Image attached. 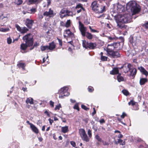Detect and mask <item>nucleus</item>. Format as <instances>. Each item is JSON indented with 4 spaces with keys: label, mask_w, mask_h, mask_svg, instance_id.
Returning <instances> with one entry per match:
<instances>
[{
    "label": "nucleus",
    "mask_w": 148,
    "mask_h": 148,
    "mask_svg": "<svg viewBox=\"0 0 148 148\" xmlns=\"http://www.w3.org/2000/svg\"><path fill=\"white\" fill-rule=\"evenodd\" d=\"M132 17L129 14H125L123 16L118 15L116 18L117 26L123 30L126 29L127 26L123 24L130 23Z\"/></svg>",
    "instance_id": "f257e3e1"
},
{
    "label": "nucleus",
    "mask_w": 148,
    "mask_h": 148,
    "mask_svg": "<svg viewBox=\"0 0 148 148\" xmlns=\"http://www.w3.org/2000/svg\"><path fill=\"white\" fill-rule=\"evenodd\" d=\"M120 45V42L114 43L110 45H108L106 49L108 56L111 58H116L121 57V54L118 51H114V49Z\"/></svg>",
    "instance_id": "f03ea898"
},
{
    "label": "nucleus",
    "mask_w": 148,
    "mask_h": 148,
    "mask_svg": "<svg viewBox=\"0 0 148 148\" xmlns=\"http://www.w3.org/2000/svg\"><path fill=\"white\" fill-rule=\"evenodd\" d=\"M23 39L25 43H22L21 45V49L25 50L28 47L32 46L33 44V40L32 35L29 34L23 38Z\"/></svg>",
    "instance_id": "7ed1b4c3"
},
{
    "label": "nucleus",
    "mask_w": 148,
    "mask_h": 148,
    "mask_svg": "<svg viewBox=\"0 0 148 148\" xmlns=\"http://www.w3.org/2000/svg\"><path fill=\"white\" fill-rule=\"evenodd\" d=\"M79 29L82 36L83 37L86 36L89 39H91L92 38V35L91 34L86 32L87 28L84 27V25L81 22L79 21Z\"/></svg>",
    "instance_id": "20e7f679"
},
{
    "label": "nucleus",
    "mask_w": 148,
    "mask_h": 148,
    "mask_svg": "<svg viewBox=\"0 0 148 148\" xmlns=\"http://www.w3.org/2000/svg\"><path fill=\"white\" fill-rule=\"evenodd\" d=\"M126 7L131 10L133 14L138 13L140 11V9L137 6L136 3L134 1L129 2L127 4Z\"/></svg>",
    "instance_id": "39448f33"
},
{
    "label": "nucleus",
    "mask_w": 148,
    "mask_h": 148,
    "mask_svg": "<svg viewBox=\"0 0 148 148\" xmlns=\"http://www.w3.org/2000/svg\"><path fill=\"white\" fill-rule=\"evenodd\" d=\"M68 90V87L66 86L61 88L59 91L60 95H59V97L62 99L64 98V96H68L69 95V93L67 92Z\"/></svg>",
    "instance_id": "423d86ee"
},
{
    "label": "nucleus",
    "mask_w": 148,
    "mask_h": 148,
    "mask_svg": "<svg viewBox=\"0 0 148 148\" xmlns=\"http://www.w3.org/2000/svg\"><path fill=\"white\" fill-rule=\"evenodd\" d=\"M79 133L82 140L87 142L89 141L88 137L84 129H79Z\"/></svg>",
    "instance_id": "0eeeda50"
},
{
    "label": "nucleus",
    "mask_w": 148,
    "mask_h": 148,
    "mask_svg": "<svg viewBox=\"0 0 148 148\" xmlns=\"http://www.w3.org/2000/svg\"><path fill=\"white\" fill-rule=\"evenodd\" d=\"M91 7L93 10L96 13H98L99 7L97 1H95L92 3Z\"/></svg>",
    "instance_id": "6e6552de"
},
{
    "label": "nucleus",
    "mask_w": 148,
    "mask_h": 148,
    "mask_svg": "<svg viewBox=\"0 0 148 148\" xmlns=\"http://www.w3.org/2000/svg\"><path fill=\"white\" fill-rule=\"evenodd\" d=\"M43 15L44 16L48 17L49 18L52 17L54 15L53 13V11L51 8L49 9L48 12L46 11L44 12Z\"/></svg>",
    "instance_id": "1a4fd4ad"
},
{
    "label": "nucleus",
    "mask_w": 148,
    "mask_h": 148,
    "mask_svg": "<svg viewBox=\"0 0 148 148\" xmlns=\"http://www.w3.org/2000/svg\"><path fill=\"white\" fill-rule=\"evenodd\" d=\"M34 21L32 20L29 19V18H27L25 22V24L26 25L29 29H31L32 28Z\"/></svg>",
    "instance_id": "9d476101"
},
{
    "label": "nucleus",
    "mask_w": 148,
    "mask_h": 148,
    "mask_svg": "<svg viewBox=\"0 0 148 148\" xmlns=\"http://www.w3.org/2000/svg\"><path fill=\"white\" fill-rule=\"evenodd\" d=\"M106 10V4H103L101 5L100 7H99L98 11V13H103Z\"/></svg>",
    "instance_id": "9b49d317"
},
{
    "label": "nucleus",
    "mask_w": 148,
    "mask_h": 148,
    "mask_svg": "<svg viewBox=\"0 0 148 148\" xmlns=\"http://www.w3.org/2000/svg\"><path fill=\"white\" fill-rule=\"evenodd\" d=\"M138 69L140 71L142 74L145 75L147 76L148 75V72L145 69V68L142 66H139L138 68Z\"/></svg>",
    "instance_id": "f8f14e48"
},
{
    "label": "nucleus",
    "mask_w": 148,
    "mask_h": 148,
    "mask_svg": "<svg viewBox=\"0 0 148 148\" xmlns=\"http://www.w3.org/2000/svg\"><path fill=\"white\" fill-rule=\"evenodd\" d=\"M119 68H114L112 71H110V74L112 75H115L119 74Z\"/></svg>",
    "instance_id": "ddd939ff"
},
{
    "label": "nucleus",
    "mask_w": 148,
    "mask_h": 148,
    "mask_svg": "<svg viewBox=\"0 0 148 148\" xmlns=\"http://www.w3.org/2000/svg\"><path fill=\"white\" fill-rule=\"evenodd\" d=\"M131 67H132V66L130 64H128L127 66H124L123 68L124 72L125 73H127L129 70H131Z\"/></svg>",
    "instance_id": "4468645a"
},
{
    "label": "nucleus",
    "mask_w": 148,
    "mask_h": 148,
    "mask_svg": "<svg viewBox=\"0 0 148 148\" xmlns=\"http://www.w3.org/2000/svg\"><path fill=\"white\" fill-rule=\"evenodd\" d=\"M131 70H129L130 71V76H134L136 74L137 70L135 68H131Z\"/></svg>",
    "instance_id": "2eb2a0df"
},
{
    "label": "nucleus",
    "mask_w": 148,
    "mask_h": 148,
    "mask_svg": "<svg viewBox=\"0 0 148 148\" xmlns=\"http://www.w3.org/2000/svg\"><path fill=\"white\" fill-rule=\"evenodd\" d=\"M148 79L146 78H142L140 80V85H144L145 83L147 82Z\"/></svg>",
    "instance_id": "dca6fc26"
},
{
    "label": "nucleus",
    "mask_w": 148,
    "mask_h": 148,
    "mask_svg": "<svg viewBox=\"0 0 148 148\" xmlns=\"http://www.w3.org/2000/svg\"><path fill=\"white\" fill-rule=\"evenodd\" d=\"M97 45L95 43L90 42L88 44V48H89L90 49H94L96 47Z\"/></svg>",
    "instance_id": "f3484780"
},
{
    "label": "nucleus",
    "mask_w": 148,
    "mask_h": 148,
    "mask_svg": "<svg viewBox=\"0 0 148 148\" xmlns=\"http://www.w3.org/2000/svg\"><path fill=\"white\" fill-rule=\"evenodd\" d=\"M28 4L30 5L34 3L37 4L40 2V0H28Z\"/></svg>",
    "instance_id": "a211bd4d"
},
{
    "label": "nucleus",
    "mask_w": 148,
    "mask_h": 148,
    "mask_svg": "<svg viewBox=\"0 0 148 148\" xmlns=\"http://www.w3.org/2000/svg\"><path fill=\"white\" fill-rule=\"evenodd\" d=\"M30 127L33 131L36 134L38 133V130L37 128L33 124L30 126Z\"/></svg>",
    "instance_id": "6ab92c4d"
},
{
    "label": "nucleus",
    "mask_w": 148,
    "mask_h": 148,
    "mask_svg": "<svg viewBox=\"0 0 148 148\" xmlns=\"http://www.w3.org/2000/svg\"><path fill=\"white\" fill-rule=\"evenodd\" d=\"M49 48V50H51L54 49L56 47V45L53 42L49 44V46H48Z\"/></svg>",
    "instance_id": "aec40b11"
},
{
    "label": "nucleus",
    "mask_w": 148,
    "mask_h": 148,
    "mask_svg": "<svg viewBox=\"0 0 148 148\" xmlns=\"http://www.w3.org/2000/svg\"><path fill=\"white\" fill-rule=\"evenodd\" d=\"M40 49L42 51H46L47 52H49V48L48 47V46H41Z\"/></svg>",
    "instance_id": "412c9836"
},
{
    "label": "nucleus",
    "mask_w": 148,
    "mask_h": 148,
    "mask_svg": "<svg viewBox=\"0 0 148 148\" xmlns=\"http://www.w3.org/2000/svg\"><path fill=\"white\" fill-rule=\"evenodd\" d=\"M26 102L27 103H30V104H32L34 103L33 99L31 98H27Z\"/></svg>",
    "instance_id": "4be33fe9"
},
{
    "label": "nucleus",
    "mask_w": 148,
    "mask_h": 148,
    "mask_svg": "<svg viewBox=\"0 0 148 148\" xmlns=\"http://www.w3.org/2000/svg\"><path fill=\"white\" fill-rule=\"evenodd\" d=\"M61 131L63 133H66L69 131L68 127L67 126L62 127L61 128Z\"/></svg>",
    "instance_id": "5701e85b"
},
{
    "label": "nucleus",
    "mask_w": 148,
    "mask_h": 148,
    "mask_svg": "<svg viewBox=\"0 0 148 148\" xmlns=\"http://www.w3.org/2000/svg\"><path fill=\"white\" fill-rule=\"evenodd\" d=\"M117 79L118 81L120 82L123 80L124 79L123 77L121 76V74L119 73L117 76Z\"/></svg>",
    "instance_id": "b1692460"
},
{
    "label": "nucleus",
    "mask_w": 148,
    "mask_h": 148,
    "mask_svg": "<svg viewBox=\"0 0 148 148\" xmlns=\"http://www.w3.org/2000/svg\"><path fill=\"white\" fill-rule=\"evenodd\" d=\"M17 65L19 68H22L23 70H25V65L24 63H20Z\"/></svg>",
    "instance_id": "393cba45"
},
{
    "label": "nucleus",
    "mask_w": 148,
    "mask_h": 148,
    "mask_svg": "<svg viewBox=\"0 0 148 148\" xmlns=\"http://www.w3.org/2000/svg\"><path fill=\"white\" fill-rule=\"evenodd\" d=\"M36 11V8H32L30 10H29V12H27L30 14H34Z\"/></svg>",
    "instance_id": "a878e982"
},
{
    "label": "nucleus",
    "mask_w": 148,
    "mask_h": 148,
    "mask_svg": "<svg viewBox=\"0 0 148 148\" xmlns=\"http://www.w3.org/2000/svg\"><path fill=\"white\" fill-rule=\"evenodd\" d=\"M88 42H86L85 40H82V45L86 49L88 48Z\"/></svg>",
    "instance_id": "bb28decb"
},
{
    "label": "nucleus",
    "mask_w": 148,
    "mask_h": 148,
    "mask_svg": "<svg viewBox=\"0 0 148 148\" xmlns=\"http://www.w3.org/2000/svg\"><path fill=\"white\" fill-rule=\"evenodd\" d=\"M28 30V29L27 27H24L22 28L21 32V33H24L27 32Z\"/></svg>",
    "instance_id": "cd10ccee"
},
{
    "label": "nucleus",
    "mask_w": 148,
    "mask_h": 148,
    "mask_svg": "<svg viewBox=\"0 0 148 148\" xmlns=\"http://www.w3.org/2000/svg\"><path fill=\"white\" fill-rule=\"evenodd\" d=\"M23 2L22 0H16L15 2V4H16L17 5H20L22 4Z\"/></svg>",
    "instance_id": "c85d7f7f"
},
{
    "label": "nucleus",
    "mask_w": 148,
    "mask_h": 148,
    "mask_svg": "<svg viewBox=\"0 0 148 148\" xmlns=\"http://www.w3.org/2000/svg\"><path fill=\"white\" fill-rule=\"evenodd\" d=\"M71 24V21L70 20H68L66 23L65 26L66 27H69L70 26Z\"/></svg>",
    "instance_id": "c756f323"
},
{
    "label": "nucleus",
    "mask_w": 148,
    "mask_h": 148,
    "mask_svg": "<svg viewBox=\"0 0 148 148\" xmlns=\"http://www.w3.org/2000/svg\"><path fill=\"white\" fill-rule=\"evenodd\" d=\"M118 141L119 142V143L120 144V145H124L125 144V141H123V140L121 139H118Z\"/></svg>",
    "instance_id": "7c9ffc66"
},
{
    "label": "nucleus",
    "mask_w": 148,
    "mask_h": 148,
    "mask_svg": "<svg viewBox=\"0 0 148 148\" xmlns=\"http://www.w3.org/2000/svg\"><path fill=\"white\" fill-rule=\"evenodd\" d=\"M95 138L96 139L99 141L100 142H101L102 140V139L100 137L98 136V135H96L95 136Z\"/></svg>",
    "instance_id": "2f4dec72"
},
{
    "label": "nucleus",
    "mask_w": 148,
    "mask_h": 148,
    "mask_svg": "<svg viewBox=\"0 0 148 148\" xmlns=\"http://www.w3.org/2000/svg\"><path fill=\"white\" fill-rule=\"evenodd\" d=\"M81 8L82 9H83L84 10V8L82 6V5L81 4H78L75 7L76 9H78Z\"/></svg>",
    "instance_id": "473e14b6"
},
{
    "label": "nucleus",
    "mask_w": 148,
    "mask_h": 148,
    "mask_svg": "<svg viewBox=\"0 0 148 148\" xmlns=\"http://www.w3.org/2000/svg\"><path fill=\"white\" fill-rule=\"evenodd\" d=\"M122 92L124 95L126 96L128 95L129 94V92L125 90H122Z\"/></svg>",
    "instance_id": "72a5a7b5"
},
{
    "label": "nucleus",
    "mask_w": 148,
    "mask_h": 148,
    "mask_svg": "<svg viewBox=\"0 0 148 148\" xmlns=\"http://www.w3.org/2000/svg\"><path fill=\"white\" fill-rule=\"evenodd\" d=\"M108 38L109 40H116L117 39H118V38L116 37H111L109 36L108 37Z\"/></svg>",
    "instance_id": "f704fd0d"
},
{
    "label": "nucleus",
    "mask_w": 148,
    "mask_h": 148,
    "mask_svg": "<svg viewBox=\"0 0 148 148\" xmlns=\"http://www.w3.org/2000/svg\"><path fill=\"white\" fill-rule=\"evenodd\" d=\"M73 108L77 110L78 111L79 110V108L78 106V105L77 103L73 107Z\"/></svg>",
    "instance_id": "c9c22d12"
},
{
    "label": "nucleus",
    "mask_w": 148,
    "mask_h": 148,
    "mask_svg": "<svg viewBox=\"0 0 148 148\" xmlns=\"http://www.w3.org/2000/svg\"><path fill=\"white\" fill-rule=\"evenodd\" d=\"M16 27L17 28V29L20 32L21 31V29L22 28L20 27V26H19L18 25L16 24Z\"/></svg>",
    "instance_id": "e433bc0d"
},
{
    "label": "nucleus",
    "mask_w": 148,
    "mask_h": 148,
    "mask_svg": "<svg viewBox=\"0 0 148 148\" xmlns=\"http://www.w3.org/2000/svg\"><path fill=\"white\" fill-rule=\"evenodd\" d=\"M39 45V44L37 42H35L33 46L32 47L30 48V50H32L33 49L34 47H36Z\"/></svg>",
    "instance_id": "4c0bfd02"
},
{
    "label": "nucleus",
    "mask_w": 148,
    "mask_h": 148,
    "mask_svg": "<svg viewBox=\"0 0 148 148\" xmlns=\"http://www.w3.org/2000/svg\"><path fill=\"white\" fill-rule=\"evenodd\" d=\"M8 30H9L8 28H1L0 29V31H1L2 32H5L7 31H8Z\"/></svg>",
    "instance_id": "58836bf2"
},
{
    "label": "nucleus",
    "mask_w": 148,
    "mask_h": 148,
    "mask_svg": "<svg viewBox=\"0 0 148 148\" xmlns=\"http://www.w3.org/2000/svg\"><path fill=\"white\" fill-rule=\"evenodd\" d=\"M66 34L68 35H71L72 34L69 29H68L65 31Z\"/></svg>",
    "instance_id": "ea45409f"
},
{
    "label": "nucleus",
    "mask_w": 148,
    "mask_h": 148,
    "mask_svg": "<svg viewBox=\"0 0 148 148\" xmlns=\"http://www.w3.org/2000/svg\"><path fill=\"white\" fill-rule=\"evenodd\" d=\"M101 60L102 61H105V60H107V59L108 58L106 57L102 56H101Z\"/></svg>",
    "instance_id": "a19ab883"
},
{
    "label": "nucleus",
    "mask_w": 148,
    "mask_h": 148,
    "mask_svg": "<svg viewBox=\"0 0 148 148\" xmlns=\"http://www.w3.org/2000/svg\"><path fill=\"white\" fill-rule=\"evenodd\" d=\"M88 134L90 138H91L92 136L91 131L89 129L88 131Z\"/></svg>",
    "instance_id": "79ce46f5"
},
{
    "label": "nucleus",
    "mask_w": 148,
    "mask_h": 148,
    "mask_svg": "<svg viewBox=\"0 0 148 148\" xmlns=\"http://www.w3.org/2000/svg\"><path fill=\"white\" fill-rule=\"evenodd\" d=\"M81 107L82 109L86 111L88 110L89 109L88 108H87L86 106L84 105H82L81 106Z\"/></svg>",
    "instance_id": "37998d69"
},
{
    "label": "nucleus",
    "mask_w": 148,
    "mask_h": 148,
    "mask_svg": "<svg viewBox=\"0 0 148 148\" xmlns=\"http://www.w3.org/2000/svg\"><path fill=\"white\" fill-rule=\"evenodd\" d=\"M128 104L129 105H132L133 106L135 104V102L133 100H131L128 103Z\"/></svg>",
    "instance_id": "c03bdc74"
},
{
    "label": "nucleus",
    "mask_w": 148,
    "mask_h": 148,
    "mask_svg": "<svg viewBox=\"0 0 148 148\" xmlns=\"http://www.w3.org/2000/svg\"><path fill=\"white\" fill-rule=\"evenodd\" d=\"M65 13H66V10H64V9H62L60 12L59 13V15H60L61 14H63Z\"/></svg>",
    "instance_id": "a18cd8bd"
},
{
    "label": "nucleus",
    "mask_w": 148,
    "mask_h": 148,
    "mask_svg": "<svg viewBox=\"0 0 148 148\" xmlns=\"http://www.w3.org/2000/svg\"><path fill=\"white\" fill-rule=\"evenodd\" d=\"M88 91L90 92H92L94 90V89H93V88L91 86L89 87L88 88Z\"/></svg>",
    "instance_id": "49530a36"
},
{
    "label": "nucleus",
    "mask_w": 148,
    "mask_h": 148,
    "mask_svg": "<svg viewBox=\"0 0 148 148\" xmlns=\"http://www.w3.org/2000/svg\"><path fill=\"white\" fill-rule=\"evenodd\" d=\"M101 142L103 143V145H109V143H108L105 141L102 140Z\"/></svg>",
    "instance_id": "de8ad7c7"
},
{
    "label": "nucleus",
    "mask_w": 148,
    "mask_h": 148,
    "mask_svg": "<svg viewBox=\"0 0 148 148\" xmlns=\"http://www.w3.org/2000/svg\"><path fill=\"white\" fill-rule=\"evenodd\" d=\"M61 107V106L60 105V104L58 105H57L56 106V107L55 108V110H59V109Z\"/></svg>",
    "instance_id": "09e8293b"
},
{
    "label": "nucleus",
    "mask_w": 148,
    "mask_h": 148,
    "mask_svg": "<svg viewBox=\"0 0 148 148\" xmlns=\"http://www.w3.org/2000/svg\"><path fill=\"white\" fill-rule=\"evenodd\" d=\"M70 143L71 145L73 147H75L76 145L75 143L73 141H71L70 142Z\"/></svg>",
    "instance_id": "8fccbe9b"
},
{
    "label": "nucleus",
    "mask_w": 148,
    "mask_h": 148,
    "mask_svg": "<svg viewBox=\"0 0 148 148\" xmlns=\"http://www.w3.org/2000/svg\"><path fill=\"white\" fill-rule=\"evenodd\" d=\"M146 29H148V21L144 24Z\"/></svg>",
    "instance_id": "3c124183"
},
{
    "label": "nucleus",
    "mask_w": 148,
    "mask_h": 148,
    "mask_svg": "<svg viewBox=\"0 0 148 148\" xmlns=\"http://www.w3.org/2000/svg\"><path fill=\"white\" fill-rule=\"evenodd\" d=\"M43 16L41 14H39L38 15V18L39 19H41L43 18Z\"/></svg>",
    "instance_id": "603ef678"
},
{
    "label": "nucleus",
    "mask_w": 148,
    "mask_h": 148,
    "mask_svg": "<svg viewBox=\"0 0 148 148\" xmlns=\"http://www.w3.org/2000/svg\"><path fill=\"white\" fill-rule=\"evenodd\" d=\"M71 12L70 11H69L68 10H66V14H67V16H69V14Z\"/></svg>",
    "instance_id": "864d4df0"
},
{
    "label": "nucleus",
    "mask_w": 148,
    "mask_h": 148,
    "mask_svg": "<svg viewBox=\"0 0 148 148\" xmlns=\"http://www.w3.org/2000/svg\"><path fill=\"white\" fill-rule=\"evenodd\" d=\"M118 38L121 40V42H123L124 41V39L123 37H120L119 38Z\"/></svg>",
    "instance_id": "5fc2aeb1"
},
{
    "label": "nucleus",
    "mask_w": 148,
    "mask_h": 148,
    "mask_svg": "<svg viewBox=\"0 0 148 148\" xmlns=\"http://www.w3.org/2000/svg\"><path fill=\"white\" fill-rule=\"evenodd\" d=\"M126 115V114L124 112H123L122 115L121 116V117L122 118H124L125 116Z\"/></svg>",
    "instance_id": "6e6d98bb"
},
{
    "label": "nucleus",
    "mask_w": 148,
    "mask_h": 148,
    "mask_svg": "<svg viewBox=\"0 0 148 148\" xmlns=\"http://www.w3.org/2000/svg\"><path fill=\"white\" fill-rule=\"evenodd\" d=\"M67 14L63 15V14H61L60 15V17L61 18H63L64 17H66L67 16Z\"/></svg>",
    "instance_id": "4d7b16f0"
},
{
    "label": "nucleus",
    "mask_w": 148,
    "mask_h": 148,
    "mask_svg": "<svg viewBox=\"0 0 148 148\" xmlns=\"http://www.w3.org/2000/svg\"><path fill=\"white\" fill-rule=\"evenodd\" d=\"M58 42L59 43V44L61 46H62V41L60 39L58 38Z\"/></svg>",
    "instance_id": "13d9d810"
},
{
    "label": "nucleus",
    "mask_w": 148,
    "mask_h": 148,
    "mask_svg": "<svg viewBox=\"0 0 148 148\" xmlns=\"http://www.w3.org/2000/svg\"><path fill=\"white\" fill-rule=\"evenodd\" d=\"M84 23L86 25H87L90 24V22L88 21L87 20H86L85 21Z\"/></svg>",
    "instance_id": "bf43d9fd"
},
{
    "label": "nucleus",
    "mask_w": 148,
    "mask_h": 148,
    "mask_svg": "<svg viewBox=\"0 0 148 148\" xmlns=\"http://www.w3.org/2000/svg\"><path fill=\"white\" fill-rule=\"evenodd\" d=\"M49 123L50 124V125H51L52 124V123L53 122V120L52 119H49Z\"/></svg>",
    "instance_id": "052dcab7"
},
{
    "label": "nucleus",
    "mask_w": 148,
    "mask_h": 148,
    "mask_svg": "<svg viewBox=\"0 0 148 148\" xmlns=\"http://www.w3.org/2000/svg\"><path fill=\"white\" fill-rule=\"evenodd\" d=\"M50 105L52 107L54 106V102L52 101H50Z\"/></svg>",
    "instance_id": "680f3d73"
},
{
    "label": "nucleus",
    "mask_w": 148,
    "mask_h": 148,
    "mask_svg": "<svg viewBox=\"0 0 148 148\" xmlns=\"http://www.w3.org/2000/svg\"><path fill=\"white\" fill-rule=\"evenodd\" d=\"M44 113L45 114H47V116H49V117H50V114H49V113L48 112H47V111H45Z\"/></svg>",
    "instance_id": "e2e57ef3"
},
{
    "label": "nucleus",
    "mask_w": 148,
    "mask_h": 148,
    "mask_svg": "<svg viewBox=\"0 0 148 148\" xmlns=\"http://www.w3.org/2000/svg\"><path fill=\"white\" fill-rule=\"evenodd\" d=\"M93 109L94 110L93 112L92 113V115H94L96 113V111L94 108H93Z\"/></svg>",
    "instance_id": "0e129e2a"
},
{
    "label": "nucleus",
    "mask_w": 148,
    "mask_h": 148,
    "mask_svg": "<svg viewBox=\"0 0 148 148\" xmlns=\"http://www.w3.org/2000/svg\"><path fill=\"white\" fill-rule=\"evenodd\" d=\"M99 122L101 123H103L105 122V121L103 119H102L99 121Z\"/></svg>",
    "instance_id": "69168bd1"
},
{
    "label": "nucleus",
    "mask_w": 148,
    "mask_h": 148,
    "mask_svg": "<svg viewBox=\"0 0 148 148\" xmlns=\"http://www.w3.org/2000/svg\"><path fill=\"white\" fill-rule=\"evenodd\" d=\"M47 6H48L51 3V0H47Z\"/></svg>",
    "instance_id": "338daca9"
},
{
    "label": "nucleus",
    "mask_w": 148,
    "mask_h": 148,
    "mask_svg": "<svg viewBox=\"0 0 148 148\" xmlns=\"http://www.w3.org/2000/svg\"><path fill=\"white\" fill-rule=\"evenodd\" d=\"M123 135L121 134H120L118 135V137L119 138H121L123 137Z\"/></svg>",
    "instance_id": "774afa93"
}]
</instances>
